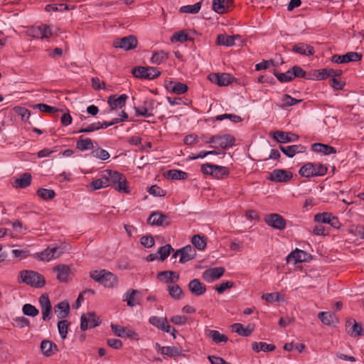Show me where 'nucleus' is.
<instances>
[{
    "instance_id": "1",
    "label": "nucleus",
    "mask_w": 364,
    "mask_h": 364,
    "mask_svg": "<svg viewBox=\"0 0 364 364\" xmlns=\"http://www.w3.org/2000/svg\"><path fill=\"white\" fill-rule=\"evenodd\" d=\"M104 173L109 181V186H112L118 191L129 193L127 181L123 174L109 169L104 171Z\"/></svg>"
},
{
    "instance_id": "2",
    "label": "nucleus",
    "mask_w": 364,
    "mask_h": 364,
    "mask_svg": "<svg viewBox=\"0 0 364 364\" xmlns=\"http://www.w3.org/2000/svg\"><path fill=\"white\" fill-rule=\"evenodd\" d=\"M19 279L35 288H41L46 284L45 277L40 273L32 270H23L19 272Z\"/></svg>"
},
{
    "instance_id": "3",
    "label": "nucleus",
    "mask_w": 364,
    "mask_h": 364,
    "mask_svg": "<svg viewBox=\"0 0 364 364\" xmlns=\"http://www.w3.org/2000/svg\"><path fill=\"white\" fill-rule=\"evenodd\" d=\"M328 168L321 163L309 162L302 166L299 169V174L302 177L311 178L323 176L326 174Z\"/></svg>"
},
{
    "instance_id": "4",
    "label": "nucleus",
    "mask_w": 364,
    "mask_h": 364,
    "mask_svg": "<svg viewBox=\"0 0 364 364\" xmlns=\"http://www.w3.org/2000/svg\"><path fill=\"white\" fill-rule=\"evenodd\" d=\"M90 277L107 288L114 287L118 283L117 277L112 272L105 269L92 271L90 272Z\"/></svg>"
},
{
    "instance_id": "5",
    "label": "nucleus",
    "mask_w": 364,
    "mask_h": 364,
    "mask_svg": "<svg viewBox=\"0 0 364 364\" xmlns=\"http://www.w3.org/2000/svg\"><path fill=\"white\" fill-rule=\"evenodd\" d=\"M235 138L234 136L226 134H215L209 138V140H205V144H215L218 147L223 149H228L235 145Z\"/></svg>"
},
{
    "instance_id": "6",
    "label": "nucleus",
    "mask_w": 364,
    "mask_h": 364,
    "mask_svg": "<svg viewBox=\"0 0 364 364\" xmlns=\"http://www.w3.org/2000/svg\"><path fill=\"white\" fill-rule=\"evenodd\" d=\"M63 253V250L60 247L49 246L40 252L33 255V257L43 262H50L52 259L60 257Z\"/></svg>"
},
{
    "instance_id": "7",
    "label": "nucleus",
    "mask_w": 364,
    "mask_h": 364,
    "mask_svg": "<svg viewBox=\"0 0 364 364\" xmlns=\"http://www.w3.org/2000/svg\"><path fill=\"white\" fill-rule=\"evenodd\" d=\"M132 73L136 77L147 80L155 79L161 75V72L154 67H135Z\"/></svg>"
},
{
    "instance_id": "8",
    "label": "nucleus",
    "mask_w": 364,
    "mask_h": 364,
    "mask_svg": "<svg viewBox=\"0 0 364 364\" xmlns=\"http://www.w3.org/2000/svg\"><path fill=\"white\" fill-rule=\"evenodd\" d=\"M137 43L136 38L134 36L130 35L115 39L113 42V46L124 50H129L135 48L137 46Z\"/></svg>"
},
{
    "instance_id": "9",
    "label": "nucleus",
    "mask_w": 364,
    "mask_h": 364,
    "mask_svg": "<svg viewBox=\"0 0 364 364\" xmlns=\"http://www.w3.org/2000/svg\"><path fill=\"white\" fill-rule=\"evenodd\" d=\"M28 36L36 38H48L52 36L51 28L47 25L32 26L26 31Z\"/></svg>"
},
{
    "instance_id": "10",
    "label": "nucleus",
    "mask_w": 364,
    "mask_h": 364,
    "mask_svg": "<svg viewBox=\"0 0 364 364\" xmlns=\"http://www.w3.org/2000/svg\"><path fill=\"white\" fill-rule=\"evenodd\" d=\"M293 174L291 171L284 169H274L267 176V180L277 183H285L291 180Z\"/></svg>"
},
{
    "instance_id": "11",
    "label": "nucleus",
    "mask_w": 364,
    "mask_h": 364,
    "mask_svg": "<svg viewBox=\"0 0 364 364\" xmlns=\"http://www.w3.org/2000/svg\"><path fill=\"white\" fill-rule=\"evenodd\" d=\"M53 269L60 282L66 283L71 279L72 272L68 265L60 264L54 267Z\"/></svg>"
},
{
    "instance_id": "12",
    "label": "nucleus",
    "mask_w": 364,
    "mask_h": 364,
    "mask_svg": "<svg viewBox=\"0 0 364 364\" xmlns=\"http://www.w3.org/2000/svg\"><path fill=\"white\" fill-rule=\"evenodd\" d=\"M264 221L268 225L277 230H282L286 228L285 219L277 213L267 215L264 217Z\"/></svg>"
},
{
    "instance_id": "13",
    "label": "nucleus",
    "mask_w": 364,
    "mask_h": 364,
    "mask_svg": "<svg viewBox=\"0 0 364 364\" xmlns=\"http://www.w3.org/2000/svg\"><path fill=\"white\" fill-rule=\"evenodd\" d=\"M100 323V321L99 318L96 316L95 314L92 312L82 315L80 318V328L82 331L95 328Z\"/></svg>"
},
{
    "instance_id": "14",
    "label": "nucleus",
    "mask_w": 364,
    "mask_h": 364,
    "mask_svg": "<svg viewBox=\"0 0 364 364\" xmlns=\"http://www.w3.org/2000/svg\"><path fill=\"white\" fill-rule=\"evenodd\" d=\"M111 328L114 334L122 338H129L134 340H138V334L129 327H124L117 324H111Z\"/></svg>"
},
{
    "instance_id": "15",
    "label": "nucleus",
    "mask_w": 364,
    "mask_h": 364,
    "mask_svg": "<svg viewBox=\"0 0 364 364\" xmlns=\"http://www.w3.org/2000/svg\"><path fill=\"white\" fill-rule=\"evenodd\" d=\"M362 58V55L357 52H348L345 55H333L331 61L334 63H347L350 62H358Z\"/></svg>"
},
{
    "instance_id": "16",
    "label": "nucleus",
    "mask_w": 364,
    "mask_h": 364,
    "mask_svg": "<svg viewBox=\"0 0 364 364\" xmlns=\"http://www.w3.org/2000/svg\"><path fill=\"white\" fill-rule=\"evenodd\" d=\"M128 97L126 94L119 96L117 95H112L108 97L107 103L110 107V110L122 109L126 105Z\"/></svg>"
},
{
    "instance_id": "17",
    "label": "nucleus",
    "mask_w": 364,
    "mask_h": 364,
    "mask_svg": "<svg viewBox=\"0 0 364 364\" xmlns=\"http://www.w3.org/2000/svg\"><path fill=\"white\" fill-rule=\"evenodd\" d=\"M272 137L280 144L296 141L299 139L297 134L283 131H277L272 133Z\"/></svg>"
},
{
    "instance_id": "18",
    "label": "nucleus",
    "mask_w": 364,
    "mask_h": 364,
    "mask_svg": "<svg viewBox=\"0 0 364 364\" xmlns=\"http://www.w3.org/2000/svg\"><path fill=\"white\" fill-rule=\"evenodd\" d=\"M148 223L151 225L168 226L170 225L169 218L159 212L153 213L148 218Z\"/></svg>"
},
{
    "instance_id": "19",
    "label": "nucleus",
    "mask_w": 364,
    "mask_h": 364,
    "mask_svg": "<svg viewBox=\"0 0 364 364\" xmlns=\"http://www.w3.org/2000/svg\"><path fill=\"white\" fill-rule=\"evenodd\" d=\"M208 79L219 86H227L232 82V77L228 73H212L208 75Z\"/></svg>"
},
{
    "instance_id": "20",
    "label": "nucleus",
    "mask_w": 364,
    "mask_h": 364,
    "mask_svg": "<svg viewBox=\"0 0 364 364\" xmlns=\"http://www.w3.org/2000/svg\"><path fill=\"white\" fill-rule=\"evenodd\" d=\"M225 273V268L220 267H214L206 269L203 273V278L207 282H212L220 278Z\"/></svg>"
},
{
    "instance_id": "21",
    "label": "nucleus",
    "mask_w": 364,
    "mask_h": 364,
    "mask_svg": "<svg viewBox=\"0 0 364 364\" xmlns=\"http://www.w3.org/2000/svg\"><path fill=\"white\" fill-rule=\"evenodd\" d=\"M280 150L288 157L292 158L296 154L306 151V147L301 144H295L290 146H279Z\"/></svg>"
},
{
    "instance_id": "22",
    "label": "nucleus",
    "mask_w": 364,
    "mask_h": 364,
    "mask_svg": "<svg viewBox=\"0 0 364 364\" xmlns=\"http://www.w3.org/2000/svg\"><path fill=\"white\" fill-rule=\"evenodd\" d=\"M178 252H181V257L179 259V262L181 263L188 262L193 259L196 255L195 248L190 245L178 250Z\"/></svg>"
},
{
    "instance_id": "23",
    "label": "nucleus",
    "mask_w": 364,
    "mask_h": 364,
    "mask_svg": "<svg viewBox=\"0 0 364 364\" xmlns=\"http://www.w3.org/2000/svg\"><path fill=\"white\" fill-rule=\"evenodd\" d=\"M188 288L192 294L195 296H201L206 291V287L198 279L191 280L188 284Z\"/></svg>"
},
{
    "instance_id": "24",
    "label": "nucleus",
    "mask_w": 364,
    "mask_h": 364,
    "mask_svg": "<svg viewBox=\"0 0 364 364\" xmlns=\"http://www.w3.org/2000/svg\"><path fill=\"white\" fill-rule=\"evenodd\" d=\"M138 294V290L129 289L123 296V301H126L127 306L130 307L140 304L139 299L137 297Z\"/></svg>"
},
{
    "instance_id": "25",
    "label": "nucleus",
    "mask_w": 364,
    "mask_h": 364,
    "mask_svg": "<svg viewBox=\"0 0 364 364\" xmlns=\"http://www.w3.org/2000/svg\"><path fill=\"white\" fill-rule=\"evenodd\" d=\"M292 51L306 56L313 55L315 53L314 47L304 43L295 44L292 48Z\"/></svg>"
},
{
    "instance_id": "26",
    "label": "nucleus",
    "mask_w": 364,
    "mask_h": 364,
    "mask_svg": "<svg viewBox=\"0 0 364 364\" xmlns=\"http://www.w3.org/2000/svg\"><path fill=\"white\" fill-rule=\"evenodd\" d=\"M310 255L306 252L296 249L288 255L287 261H293L294 263L303 262L307 261Z\"/></svg>"
},
{
    "instance_id": "27",
    "label": "nucleus",
    "mask_w": 364,
    "mask_h": 364,
    "mask_svg": "<svg viewBox=\"0 0 364 364\" xmlns=\"http://www.w3.org/2000/svg\"><path fill=\"white\" fill-rule=\"evenodd\" d=\"M157 279L165 283L175 282L179 279V274L173 271H163L158 273Z\"/></svg>"
},
{
    "instance_id": "28",
    "label": "nucleus",
    "mask_w": 364,
    "mask_h": 364,
    "mask_svg": "<svg viewBox=\"0 0 364 364\" xmlns=\"http://www.w3.org/2000/svg\"><path fill=\"white\" fill-rule=\"evenodd\" d=\"M240 38L239 35L227 36L225 34H219L217 37V43L220 46H232L236 39Z\"/></svg>"
},
{
    "instance_id": "29",
    "label": "nucleus",
    "mask_w": 364,
    "mask_h": 364,
    "mask_svg": "<svg viewBox=\"0 0 364 364\" xmlns=\"http://www.w3.org/2000/svg\"><path fill=\"white\" fill-rule=\"evenodd\" d=\"M41 350L45 356H50L58 350V346L50 341L43 340L41 343Z\"/></svg>"
},
{
    "instance_id": "30",
    "label": "nucleus",
    "mask_w": 364,
    "mask_h": 364,
    "mask_svg": "<svg viewBox=\"0 0 364 364\" xmlns=\"http://www.w3.org/2000/svg\"><path fill=\"white\" fill-rule=\"evenodd\" d=\"M32 176L29 173H23L18 178H16L13 184L15 188H25L30 186Z\"/></svg>"
},
{
    "instance_id": "31",
    "label": "nucleus",
    "mask_w": 364,
    "mask_h": 364,
    "mask_svg": "<svg viewBox=\"0 0 364 364\" xmlns=\"http://www.w3.org/2000/svg\"><path fill=\"white\" fill-rule=\"evenodd\" d=\"M231 0H213V9L218 14H224L228 11Z\"/></svg>"
},
{
    "instance_id": "32",
    "label": "nucleus",
    "mask_w": 364,
    "mask_h": 364,
    "mask_svg": "<svg viewBox=\"0 0 364 364\" xmlns=\"http://www.w3.org/2000/svg\"><path fill=\"white\" fill-rule=\"evenodd\" d=\"M70 305L66 301L58 303L55 308V313L60 318H65L69 314Z\"/></svg>"
},
{
    "instance_id": "33",
    "label": "nucleus",
    "mask_w": 364,
    "mask_h": 364,
    "mask_svg": "<svg viewBox=\"0 0 364 364\" xmlns=\"http://www.w3.org/2000/svg\"><path fill=\"white\" fill-rule=\"evenodd\" d=\"M312 150L314 152L322 153L324 155H329L336 153V150L334 147L321 143L314 144L312 145Z\"/></svg>"
},
{
    "instance_id": "34",
    "label": "nucleus",
    "mask_w": 364,
    "mask_h": 364,
    "mask_svg": "<svg viewBox=\"0 0 364 364\" xmlns=\"http://www.w3.org/2000/svg\"><path fill=\"white\" fill-rule=\"evenodd\" d=\"M166 88L177 95L183 94L188 91V86L186 84L178 82L171 81L169 84L167 85Z\"/></svg>"
},
{
    "instance_id": "35",
    "label": "nucleus",
    "mask_w": 364,
    "mask_h": 364,
    "mask_svg": "<svg viewBox=\"0 0 364 364\" xmlns=\"http://www.w3.org/2000/svg\"><path fill=\"white\" fill-rule=\"evenodd\" d=\"M342 74V70L340 69L326 68L321 70L319 73V75L317 77L319 80H324L328 77L332 78L338 77Z\"/></svg>"
},
{
    "instance_id": "36",
    "label": "nucleus",
    "mask_w": 364,
    "mask_h": 364,
    "mask_svg": "<svg viewBox=\"0 0 364 364\" xmlns=\"http://www.w3.org/2000/svg\"><path fill=\"white\" fill-rule=\"evenodd\" d=\"M89 186L92 191L99 190L109 186V181H107V178H106L105 173H102L101 178L92 181Z\"/></svg>"
},
{
    "instance_id": "37",
    "label": "nucleus",
    "mask_w": 364,
    "mask_h": 364,
    "mask_svg": "<svg viewBox=\"0 0 364 364\" xmlns=\"http://www.w3.org/2000/svg\"><path fill=\"white\" fill-rule=\"evenodd\" d=\"M318 316L321 321L327 326L334 325L337 322L335 315L331 312H320Z\"/></svg>"
},
{
    "instance_id": "38",
    "label": "nucleus",
    "mask_w": 364,
    "mask_h": 364,
    "mask_svg": "<svg viewBox=\"0 0 364 364\" xmlns=\"http://www.w3.org/2000/svg\"><path fill=\"white\" fill-rule=\"evenodd\" d=\"M207 336L212 339V341L216 343H219L221 342H227L228 338L224 335L221 334L218 331L216 330H207L206 331Z\"/></svg>"
},
{
    "instance_id": "39",
    "label": "nucleus",
    "mask_w": 364,
    "mask_h": 364,
    "mask_svg": "<svg viewBox=\"0 0 364 364\" xmlns=\"http://www.w3.org/2000/svg\"><path fill=\"white\" fill-rule=\"evenodd\" d=\"M252 348L255 352L264 351L269 352L275 349V346L273 344H267L264 342H254L252 344Z\"/></svg>"
},
{
    "instance_id": "40",
    "label": "nucleus",
    "mask_w": 364,
    "mask_h": 364,
    "mask_svg": "<svg viewBox=\"0 0 364 364\" xmlns=\"http://www.w3.org/2000/svg\"><path fill=\"white\" fill-rule=\"evenodd\" d=\"M232 331L240 336L247 337L251 335L252 329L249 327H245L242 323H236L232 325Z\"/></svg>"
},
{
    "instance_id": "41",
    "label": "nucleus",
    "mask_w": 364,
    "mask_h": 364,
    "mask_svg": "<svg viewBox=\"0 0 364 364\" xmlns=\"http://www.w3.org/2000/svg\"><path fill=\"white\" fill-rule=\"evenodd\" d=\"M76 147L79 150L84 151L92 149L93 146L92 141L90 138L83 139L80 136L79 140L77 141Z\"/></svg>"
},
{
    "instance_id": "42",
    "label": "nucleus",
    "mask_w": 364,
    "mask_h": 364,
    "mask_svg": "<svg viewBox=\"0 0 364 364\" xmlns=\"http://www.w3.org/2000/svg\"><path fill=\"white\" fill-rule=\"evenodd\" d=\"M230 173L229 168L225 166L213 165V173L212 176L218 179L228 176Z\"/></svg>"
},
{
    "instance_id": "43",
    "label": "nucleus",
    "mask_w": 364,
    "mask_h": 364,
    "mask_svg": "<svg viewBox=\"0 0 364 364\" xmlns=\"http://www.w3.org/2000/svg\"><path fill=\"white\" fill-rule=\"evenodd\" d=\"M193 38L190 37L187 32L184 31H180L178 32H175L173 36L171 38L172 43L173 42H180L184 43L188 41H193Z\"/></svg>"
},
{
    "instance_id": "44",
    "label": "nucleus",
    "mask_w": 364,
    "mask_h": 364,
    "mask_svg": "<svg viewBox=\"0 0 364 364\" xmlns=\"http://www.w3.org/2000/svg\"><path fill=\"white\" fill-rule=\"evenodd\" d=\"M191 242L193 246L198 250H203L207 245L206 239L204 236L195 235L191 238Z\"/></svg>"
},
{
    "instance_id": "45",
    "label": "nucleus",
    "mask_w": 364,
    "mask_h": 364,
    "mask_svg": "<svg viewBox=\"0 0 364 364\" xmlns=\"http://www.w3.org/2000/svg\"><path fill=\"white\" fill-rule=\"evenodd\" d=\"M167 290L169 295L176 300H179L183 296V290L178 284L168 285Z\"/></svg>"
},
{
    "instance_id": "46",
    "label": "nucleus",
    "mask_w": 364,
    "mask_h": 364,
    "mask_svg": "<svg viewBox=\"0 0 364 364\" xmlns=\"http://www.w3.org/2000/svg\"><path fill=\"white\" fill-rule=\"evenodd\" d=\"M168 58V55L164 51H158L153 53L151 58V63L156 65H160Z\"/></svg>"
},
{
    "instance_id": "47",
    "label": "nucleus",
    "mask_w": 364,
    "mask_h": 364,
    "mask_svg": "<svg viewBox=\"0 0 364 364\" xmlns=\"http://www.w3.org/2000/svg\"><path fill=\"white\" fill-rule=\"evenodd\" d=\"M160 353L163 355L174 357L180 355L181 350L174 346H163L160 348Z\"/></svg>"
},
{
    "instance_id": "48",
    "label": "nucleus",
    "mask_w": 364,
    "mask_h": 364,
    "mask_svg": "<svg viewBox=\"0 0 364 364\" xmlns=\"http://www.w3.org/2000/svg\"><path fill=\"white\" fill-rule=\"evenodd\" d=\"M167 176L173 180H182L188 178V173L176 169H172L168 171Z\"/></svg>"
},
{
    "instance_id": "49",
    "label": "nucleus",
    "mask_w": 364,
    "mask_h": 364,
    "mask_svg": "<svg viewBox=\"0 0 364 364\" xmlns=\"http://www.w3.org/2000/svg\"><path fill=\"white\" fill-rule=\"evenodd\" d=\"M201 7V4L200 2L196 3L193 5H187L181 7L180 11L181 13H187V14H197Z\"/></svg>"
},
{
    "instance_id": "50",
    "label": "nucleus",
    "mask_w": 364,
    "mask_h": 364,
    "mask_svg": "<svg viewBox=\"0 0 364 364\" xmlns=\"http://www.w3.org/2000/svg\"><path fill=\"white\" fill-rule=\"evenodd\" d=\"M22 311L24 315L32 317L36 316L39 313L36 307L30 304H24L22 307Z\"/></svg>"
},
{
    "instance_id": "51",
    "label": "nucleus",
    "mask_w": 364,
    "mask_h": 364,
    "mask_svg": "<svg viewBox=\"0 0 364 364\" xmlns=\"http://www.w3.org/2000/svg\"><path fill=\"white\" fill-rule=\"evenodd\" d=\"M332 215L333 214L329 212L317 213L314 215V221L317 223L329 224Z\"/></svg>"
},
{
    "instance_id": "52",
    "label": "nucleus",
    "mask_w": 364,
    "mask_h": 364,
    "mask_svg": "<svg viewBox=\"0 0 364 364\" xmlns=\"http://www.w3.org/2000/svg\"><path fill=\"white\" fill-rule=\"evenodd\" d=\"M37 195L44 200H50L55 197V193L51 189L39 188L37 191Z\"/></svg>"
},
{
    "instance_id": "53",
    "label": "nucleus",
    "mask_w": 364,
    "mask_h": 364,
    "mask_svg": "<svg viewBox=\"0 0 364 364\" xmlns=\"http://www.w3.org/2000/svg\"><path fill=\"white\" fill-rule=\"evenodd\" d=\"M274 75L277 80L281 82H290L293 80L291 70L289 69L284 73H278L276 70L274 71Z\"/></svg>"
},
{
    "instance_id": "54",
    "label": "nucleus",
    "mask_w": 364,
    "mask_h": 364,
    "mask_svg": "<svg viewBox=\"0 0 364 364\" xmlns=\"http://www.w3.org/2000/svg\"><path fill=\"white\" fill-rule=\"evenodd\" d=\"M172 251H173V249L169 244L161 247L158 250V253L159 254L160 256V259L161 261L165 260L170 255Z\"/></svg>"
},
{
    "instance_id": "55",
    "label": "nucleus",
    "mask_w": 364,
    "mask_h": 364,
    "mask_svg": "<svg viewBox=\"0 0 364 364\" xmlns=\"http://www.w3.org/2000/svg\"><path fill=\"white\" fill-rule=\"evenodd\" d=\"M69 323L67 320H62L58 323V329L62 339L67 336Z\"/></svg>"
},
{
    "instance_id": "56",
    "label": "nucleus",
    "mask_w": 364,
    "mask_h": 364,
    "mask_svg": "<svg viewBox=\"0 0 364 364\" xmlns=\"http://www.w3.org/2000/svg\"><path fill=\"white\" fill-rule=\"evenodd\" d=\"M225 119H228L231 122H235V123H237V122H240L242 121L241 117H240L239 115L234 114H220V115H218L215 117V119L217 121H222Z\"/></svg>"
},
{
    "instance_id": "57",
    "label": "nucleus",
    "mask_w": 364,
    "mask_h": 364,
    "mask_svg": "<svg viewBox=\"0 0 364 364\" xmlns=\"http://www.w3.org/2000/svg\"><path fill=\"white\" fill-rule=\"evenodd\" d=\"M301 100H296L295 98L291 97L289 95H284L282 98V107H290L294 105L298 104L301 102Z\"/></svg>"
},
{
    "instance_id": "58",
    "label": "nucleus",
    "mask_w": 364,
    "mask_h": 364,
    "mask_svg": "<svg viewBox=\"0 0 364 364\" xmlns=\"http://www.w3.org/2000/svg\"><path fill=\"white\" fill-rule=\"evenodd\" d=\"M94 157L105 161L110 157V155L107 151L103 149H97L92 152Z\"/></svg>"
},
{
    "instance_id": "59",
    "label": "nucleus",
    "mask_w": 364,
    "mask_h": 364,
    "mask_svg": "<svg viewBox=\"0 0 364 364\" xmlns=\"http://www.w3.org/2000/svg\"><path fill=\"white\" fill-rule=\"evenodd\" d=\"M290 70L293 79L294 77L306 78V73L301 67L294 65Z\"/></svg>"
},
{
    "instance_id": "60",
    "label": "nucleus",
    "mask_w": 364,
    "mask_h": 364,
    "mask_svg": "<svg viewBox=\"0 0 364 364\" xmlns=\"http://www.w3.org/2000/svg\"><path fill=\"white\" fill-rule=\"evenodd\" d=\"M262 299L267 302L278 301L280 299V294L279 292L264 294Z\"/></svg>"
},
{
    "instance_id": "61",
    "label": "nucleus",
    "mask_w": 364,
    "mask_h": 364,
    "mask_svg": "<svg viewBox=\"0 0 364 364\" xmlns=\"http://www.w3.org/2000/svg\"><path fill=\"white\" fill-rule=\"evenodd\" d=\"M234 286V283L231 281L223 282L219 285L215 287V290L219 293H223L226 289H230Z\"/></svg>"
},
{
    "instance_id": "62",
    "label": "nucleus",
    "mask_w": 364,
    "mask_h": 364,
    "mask_svg": "<svg viewBox=\"0 0 364 364\" xmlns=\"http://www.w3.org/2000/svg\"><path fill=\"white\" fill-rule=\"evenodd\" d=\"M166 317H158L154 316H151L149 321L151 325L160 329L161 326L164 324V322L166 321Z\"/></svg>"
},
{
    "instance_id": "63",
    "label": "nucleus",
    "mask_w": 364,
    "mask_h": 364,
    "mask_svg": "<svg viewBox=\"0 0 364 364\" xmlns=\"http://www.w3.org/2000/svg\"><path fill=\"white\" fill-rule=\"evenodd\" d=\"M149 193L156 197H162L166 195V191L161 188L154 185L149 188Z\"/></svg>"
},
{
    "instance_id": "64",
    "label": "nucleus",
    "mask_w": 364,
    "mask_h": 364,
    "mask_svg": "<svg viewBox=\"0 0 364 364\" xmlns=\"http://www.w3.org/2000/svg\"><path fill=\"white\" fill-rule=\"evenodd\" d=\"M350 232L355 236L364 239V227L361 225L353 226Z\"/></svg>"
}]
</instances>
